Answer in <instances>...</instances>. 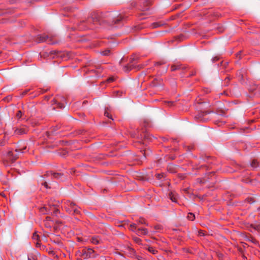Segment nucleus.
<instances>
[{
	"instance_id": "nucleus-4",
	"label": "nucleus",
	"mask_w": 260,
	"mask_h": 260,
	"mask_svg": "<svg viewBox=\"0 0 260 260\" xmlns=\"http://www.w3.org/2000/svg\"><path fill=\"white\" fill-rule=\"evenodd\" d=\"M82 255L86 258H93L96 257L97 254L91 248H85L82 250Z\"/></svg>"
},
{
	"instance_id": "nucleus-3",
	"label": "nucleus",
	"mask_w": 260,
	"mask_h": 260,
	"mask_svg": "<svg viewBox=\"0 0 260 260\" xmlns=\"http://www.w3.org/2000/svg\"><path fill=\"white\" fill-rule=\"evenodd\" d=\"M131 230L135 232L138 236L146 235L148 233V231L146 228H138L137 229V224L133 223L130 225Z\"/></svg>"
},
{
	"instance_id": "nucleus-18",
	"label": "nucleus",
	"mask_w": 260,
	"mask_h": 260,
	"mask_svg": "<svg viewBox=\"0 0 260 260\" xmlns=\"http://www.w3.org/2000/svg\"><path fill=\"white\" fill-rule=\"evenodd\" d=\"M104 115H105V116H106V117L111 119L112 120H113V119L112 118V116L110 114V113L107 111H106L105 112Z\"/></svg>"
},
{
	"instance_id": "nucleus-20",
	"label": "nucleus",
	"mask_w": 260,
	"mask_h": 260,
	"mask_svg": "<svg viewBox=\"0 0 260 260\" xmlns=\"http://www.w3.org/2000/svg\"><path fill=\"white\" fill-rule=\"evenodd\" d=\"M160 25H161L160 24H159L157 23H153V24H152V27L153 28H156L157 27L160 26Z\"/></svg>"
},
{
	"instance_id": "nucleus-30",
	"label": "nucleus",
	"mask_w": 260,
	"mask_h": 260,
	"mask_svg": "<svg viewBox=\"0 0 260 260\" xmlns=\"http://www.w3.org/2000/svg\"><path fill=\"white\" fill-rule=\"evenodd\" d=\"M145 3H146V5H147V6L150 5V1H146L145 2Z\"/></svg>"
},
{
	"instance_id": "nucleus-29",
	"label": "nucleus",
	"mask_w": 260,
	"mask_h": 260,
	"mask_svg": "<svg viewBox=\"0 0 260 260\" xmlns=\"http://www.w3.org/2000/svg\"><path fill=\"white\" fill-rule=\"evenodd\" d=\"M46 220H47V221H50V220H51V218L50 217H49V216L46 217Z\"/></svg>"
},
{
	"instance_id": "nucleus-37",
	"label": "nucleus",
	"mask_w": 260,
	"mask_h": 260,
	"mask_svg": "<svg viewBox=\"0 0 260 260\" xmlns=\"http://www.w3.org/2000/svg\"><path fill=\"white\" fill-rule=\"evenodd\" d=\"M26 92H27V91H25V92H23V94H25Z\"/></svg>"
},
{
	"instance_id": "nucleus-11",
	"label": "nucleus",
	"mask_w": 260,
	"mask_h": 260,
	"mask_svg": "<svg viewBox=\"0 0 260 260\" xmlns=\"http://www.w3.org/2000/svg\"><path fill=\"white\" fill-rule=\"evenodd\" d=\"M48 37L46 35H43L40 37L39 42H45L47 41Z\"/></svg>"
},
{
	"instance_id": "nucleus-31",
	"label": "nucleus",
	"mask_w": 260,
	"mask_h": 260,
	"mask_svg": "<svg viewBox=\"0 0 260 260\" xmlns=\"http://www.w3.org/2000/svg\"><path fill=\"white\" fill-rule=\"evenodd\" d=\"M0 145H4V143H3V142H0Z\"/></svg>"
},
{
	"instance_id": "nucleus-25",
	"label": "nucleus",
	"mask_w": 260,
	"mask_h": 260,
	"mask_svg": "<svg viewBox=\"0 0 260 260\" xmlns=\"http://www.w3.org/2000/svg\"><path fill=\"white\" fill-rule=\"evenodd\" d=\"M114 81V78L112 77L109 78L107 80V82L108 83H111Z\"/></svg>"
},
{
	"instance_id": "nucleus-35",
	"label": "nucleus",
	"mask_w": 260,
	"mask_h": 260,
	"mask_svg": "<svg viewBox=\"0 0 260 260\" xmlns=\"http://www.w3.org/2000/svg\"><path fill=\"white\" fill-rule=\"evenodd\" d=\"M129 249H130L131 250H132L133 252H134V249H132V248H129Z\"/></svg>"
},
{
	"instance_id": "nucleus-33",
	"label": "nucleus",
	"mask_w": 260,
	"mask_h": 260,
	"mask_svg": "<svg viewBox=\"0 0 260 260\" xmlns=\"http://www.w3.org/2000/svg\"><path fill=\"white\" fill-rule=\"evenodd\" d=\"M45 225H46V226H47V227H50V225H49V226H48V224H47L46 223H45Z\"/></svg>"
},
{
	"instance_id": "nucleus-1",
	"label": "nucleus",
	"mask_w": 260,
	"mask_h": 260,
	"mask_svg": "<svg viewBox=\"0 0 260 260\" xmlns=\"http://www.w3.org/2000/svg\"><path fill=\"white\" fill-rule=\"evenodd\" d=\"M64 208L66 211L70 214H79L80 213L78 206L71 201L64 202Z\"/></svg>"
},
{
	"instance_id": "nucleus-6",
	"label": "nucleus",
	"mask_w": 260,
	"mask_h": 260,
	"mask_svg": "<svg viewBox=\"0 0 260 260\" xmlns=\"http://www.w3.org/2000/svg\"><path fill=\"white\" fill-rule=\"evenodd\" d=\"M28 131L27 128L25 126H21L16 128L14 130V134L16 135H20L27 133Z\"/></svg>"
},
{
	"instance_id": "nucleus-32",
	"label": "nucleus",
	"mask_w": 260,
	"mask_h": 260,
	"mask_svg": "<svg viewBox=\"0 0 260 260\" xmlns=\"http://www.w3.org/2000/svg\"><path fill=\"white\" fill-rule=\"evenodd\" d=\"M168 103H169V104H170H170H171V105H172L173 104V102H168Z\"/></svg>"
},
{
	"instance_id": "nucleus-10",
	"label": "nucleus",
	"mask_w": 260,
	"mask_h": 260,
	"mask_svg": "<svg viewBox=\"0 0 260 260\" xmlns=\"http://www.w3.org/2000/svg\"><path fill=\"white\" fill-rule=\"evenodd\" d=\"M181 67L179 65H173V66H172L171 68L172 71H176L177 70H180V69H181Z\"/></svg>"
},
{
	"instance_id": "nucleus-13",
	"label": "nucleus",
	"mask_w": 260,
	"mask_h": 260,
	"mask_svg": "<svg viewBox=\"0 0 260 260\" xmlns=\"http://www.w3.org/2000/svg\"><path fill=\"white\" fill-rule=\"evenodd\" d=\"M137 221L139 224H146L145 219L143 218L140 217Z\"/></svg>"
},
{
	"instance_id": "nucleus-36",
	"label": "nucleus",
	"mask_w": 260,
	"mask_h": 260,
	"mask_svg": "<svg viewBox=\"0 0 260 260\" xmlns=\"http://www.w3.org/2000/svg\"><path fill=\"white\" fill-rule=\"evenodd\" d=\"M148 10V8H145V9H144V10Z\"/></svg>"
},
{
	"instance_id": "nucleus-8",
	"label": "nucleus",
	"mask_w": 260,
	"mask_h": 260,
	"mask_svg": "<svg viewBox=\"0 0 260 260\" xmlns=\"http://www.w3.org/2000/svg\"><path fill=\"white\" fill-rule=\"evenodd\" d=\"M32 238L33 240L36 242V244L37 247H39L40 246L41 243H40L39 241V236L37 233H34L33 234Z\"/></svg>"
},
{
	"instance_id": "nucleus-14",
	"label": "nucleus",
	"mask_w": 260,
	"mask_h": 260,
	"mask_svg": "<svg viewBox=\"0 0 260 260\" xmlns=\"http://www.w3.org/2000/svg\"><path fill=\"white\" fill-rule=\"evenodd\" d=\"M148 249L149 252L153 254H156L157 252V250L155 249L152 247H149Z\"/></svg>"
},
{
	"instance_id": "nucleus-27",
	"label": "nucleus",
	"mask_w": 260,
	"mask_h": 260,
	"mask_svg": "<svg viewBox=\"0 0 260 260\" xmlns=\"http://www.w3.org/2000/svg\"><path fill=\"white\" fill-rule=\"evenodd\" d=\"M256 230H260V224H259L258 225H257L256 226V227L254 228Z\"/></svg>"
},
{
	"instance_id": "nucleus-39",
	"label": "nucleus",
	"mask_w": 260,
	"mask_h": 260,
	"mask_svg": "<svg viewBox=\"0 0 260 260\" xmlns=\"http://www.w3.org/2000/svg\"><path fill=\"white\" fill-rule=\"evenodd\" d=\"M156 64H158H158H159V63L158 62H157V63H156Z\"/></svg>"
},
{
	"instance_id": "nucleus-28",
	"label": "nucleus",
	"mask_w": 260,
	"mask_h": 260,
	"mask_svg": "<svg viewBox=\"0 0 260 260\" xmlns=\"http://www.w3.org/2000/svg\"><path fill=\"white\" fill-rule=\"evenodd\" d=\"M162 177V175H161V174H157V178L158 179H161V178Z\"/></svg>"
},
{
	"instance_id": "nucleus-7",
	"label": "nucleus",
	"mask_w": 260,
	"mask_h": 260,
	"mask_svg": "<svg viewBox=\"0 0 260 260\" xmlns=\"http://www.w3.org/2000/svg\"><path fill=\"white\" fill-rule=\"evenodd\" d=\"M91 243L93 244H99L102 242V239L99 236H93L90 240Z\"/></svg>"
},
{
	"instance_id": "nucleus-5",
	"label": "nucleus",
	"mask_w": 260,
	"mask_h": 260,
	"mask_svg": "<svg viewBox=\"0 0 260 260\" xmlns=\"http://www.w3.org/2000/svg\"><path fill=\"white\" fill-rule=\"evenodd\" d=\"M53 104L57 105V107L60 109L64 107V103H66V99L62 96H57L53 101Z\"/></svg>"
},
{
	"instance_id": "nucleus-40",
	"label": "nucleus",
	"mask_w": 260,
	"mask_h": 260,
	"mask_svg": "<svg viewBox=\"0 0 260 260\" xmlns=\"http://www.w3.org/2000/svg\"><path fill=\"white\" fill-rule=\"evenodd\" d=\"M258 210H259V211H260V208H258Z\"/></svg>"
},
{
	"instance_id": "nucleus-19",
	"label": "nucleus",
	"mask_w": 260,
	"mask_h": 260,
	"mask_svg": "<svg viewBox=\"0 0 260 260\" xmlns=\"http://www.w3.org/2000/svg\"><path fill=\"white\" fill-rule=\"evenodd\" d=\"M22 116V112L21 111H18L16 114V117H17L18 119H19Z\"/></svg>"
},
{
	"instance_id": "nucleus-38",
	"label": "nucleus",
	"mask_w": 260,
	"mask_h": 260,
	"mask_svg": "<svg viewBox=\"0 0 260 260\" xmlns=\"http://www.w3.org/2000/svg\"><path fill=\"white\" fill-rule=\"evenodd\" d=\"M254 243H257V241L256 240H254V241H253Z\"/></svg>"
},
{
	"instance_id": "nucleus-23",
	"label": "nucleus",
	"mask_w": 260,
	"mask_h": 260,
	"mask_svg": "<svg viewBox=\"0 0 260 260\" xmlns=\"http://www.w3.org/2000/svg\"><path fill=\"white\" fill-rule=\"evenodd\" d=\"M41 184L42 185H44L46 188H50V187L48 186V183L46 182H42L41 183Z\"/></svg>"
},
{
	"instance_id": "nucleus-22",
	"label": "nucleus",
	"mask_w": 260,
	"mask_h": 260,
	"mask_svg": "<svg viewBox=\"0 0 260 260\" xmlns=\"http://www.w3.org/2000/svg\"><path fill=\"white\" fill-rule=\"evenodd\" d=\"M53 176L54 177L58 178H59V177L61 176V174L54 173L53 174Z\"/></svg>"
},
{
	"instance_id": "nucleus-2",
	"label": "nucleus",
	"mask_w": 260,
	"mask_h": 260,
	"mask_svg": "<svg viewBox=\"0 0 260 260\" xmlns=\"http://www.w3.org/2000/svg\"><path fill=\"white\" fill-rule=\"evenodd\" d=\"M19 152H23L21 149H15L8 152L6 156L7 161H9L11 162H14L18 157Z\"/></svg>"
},
{
	"instance_id": "nucleus-12",
	"label": "nucleus",
	"mask_w": 260,
	"mask_h": 260,
	"mask_svg": "<svg viewBox=\"0 0 260 260\" xmlns=\"http://www.w3.org/2000/svg\"><path fill=\"white\" fill-rule=\"evenodd\" d=\"M187 218L190 220H193L195 218V216L193 214L191 213H188V215H187Z\"/></svg>"
},
{
	"instance_id": "nucleus-15",
	"label": "nucleus",
	"mask_w": 260,
	"mask_h": 260,
	"mask_svg": "<svg viewBox=\"0 0 260 260\" xmlns=\"http://www.w3.org/2000/svg\"><path fill=\"white\" fill-rule=\"evenodd\" d=\"M252 167L256 168L258 166V162L256 160H253L251 163Z\"/></svg>"
},
{
	"instance_id": "nucleus-16",
	"label": "nucleus",
	"mask_w": 260,
	"mask_h": 260,
	"mask_svg": "<svg viewBox=\"0 0 260 260\" xmlns=\"http://www.w3.org/2000/svg\"><path fill=\"white\" fill-rule=\"evenodd\" d=\"M110 50H108V49L105 50L101 52V54L103 55H105V56L109 55L110 54Z\"/></svg>"
},
{
	"instance_id": "nucleus-21",
	"label": "nucleus",
	"mask_w": 260,
	"mask_h": 260,
	"mask_svg": "<svg viewBox=\"0 0 260 260\" xmlns=\"http://www.w3.org/2000/svg\"><path fill=\"white\" fill-rule=\"evenodd\" d=\"M28 260H36V258L35 257H34L32 255H28Z\"/></svg>"
},
{
	"instance_id": "nucleus-24",
	"label": "nucleus",
	"mask_w": 260,
	"mask_h": 260,
	"mask_svg": "<svg viewBox=\"0 0 260 260\" xmlns=\"http://www.w3.org/2000/svg\"><path fill=\"white\" fill-rule=\"evenodd\" d=\"M40 211L43 213V214H46L47 213L46 212V207H43V208H42L41 209H40Z\"/></svg>"
},
{
	"instance_id": "nucleus-9",
	"label": "nucleus",
	"mask_w": 260,
	"mask_h": 260,
	"mask_svg": "<svg viewBox=\"0 0 260 260\" xmlns=\"http://www.w3.org/2000/svg\"><path fill=\"white\" fill-rule=\"evenodd\" d=\"M169 197L170 200L175 203L177 202V196L174 192H170L169 194Z\"/></svg>"
},
{
	"instance_id": "nucleus-17",
	"label": "nucleus",
	"mask_w": 260,
	"mask_h": 260,
	"mask_svg": "<svg viewBox=\"0 0 260 260\" xmlns=\"http://www.w3.org/2000/svg\"><path fill=\"white\" fill-rule=\"evenodd\" d=\"M133 239L136 243H138V244L141 243V240L139 238L135 237L133 238Z\"/></svg>"
},
{
	"instance_id": "nucleus-34",
	"label": "nucleus",
	"mask_w": 260,
	"mask_h": 260,
	"mask_svg": "<svg viewBox=\"0 0 260 260\" xmlns=\"http://www.w3.org/2000/svg\"><path fill=\"white\" fill-rule=\"evenodd\" d=\"M45 225H46V226H47V227H50V225H49V226H48V224H47L46 223H45Z\"/></svg>"
},
{
	"instance_id": "nucleus-26",
	"label": "nucleus",
	"mask_w": 260,
	"mask_h": 260,
	"mask_svg": "<svg viewBox=\"0 0 260 260\" xmlns=\"http://www.w3.org/2000/svg\"><path fill=\"white\" fill-rule=\"evenodd\" d=\"M199 235L200 236H203L204 235V233H203V231H200L199 232Z\"/></svg>"
}]
</instances>
